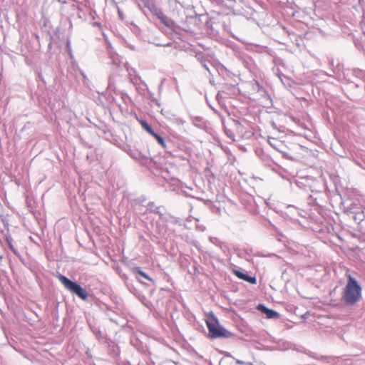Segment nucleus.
I'll use <instances>...</instances> for the list:
<instances>
[{"label": "nucleus", "mask_w": 365, "mask_h": 365, "mask_svg": "<svg viewBox=\"0 0 365 365\" xmlns=\"http://www.w3.org/2000/svg\"><path fill=\"white\" fill-rule=\"evenodd\" d=\"M362 289L358 281L348 276L347 283L341 294L342 301L347 305H354L361 298Z\"/></svg>", "instance_id": "nucleus-1"}, {"label": "nucleus", "mask_w": 365, "mask_h": 365, "mask_svg": "<svg viewBox=\"0 0 365 365\" xmlns=\"http://www.w3.org/2000/svg\"><path fill=\"white\" fill-rule=\"evenodd\" d=\"M59 281L63 284L66 289L76 294L83 300H86L88 298V294L85 289H83L78 283L70 280L66 277L59 274L58 276Z\"/></svg>", "instance_id": "nucleus-2"}, {"label": "nucleus", "mask_w": 365, "mask_h": 365, "mask_svg": "<svg viewBox=\"0 0 365 365\" xmlns=\"http://www.w3.org/2000/svg\"><path fill=\"white\" fill-rule=\"evenodd\" d=\"M216 324H217V320L215 317L212 320L207 321L209 335L211 338H230L232 336L231 332Z\"/></svg>", "instance_id": "nucleus-3"}, {"label": "nucleus", "mask_w": 365, "mask_h": 365, "mask_svg": "<svg viewBox=\"0 0 365 365\" xmlns=\"http://www.w3.org/2000/svg\"><path fill=\"white\" fill-rule=\"evenodd\" d=\"M257 309L263 314H266L268 319H275L279 316V313L272 309H268L264 304H259L257 306Z\"/></svg>", "instance_id": "nucleus-4"}, {"label": "nucleus", "mask_w": 365, "mask_h": 365, "mask_svg": "<svg viewBox=\"0 0 365 365\" xmlns=\"http://www.w3.org/2000/svg\"><path fill=\"white\" fill-rule=\"evenodd\" d=\"M234 273L238 278L250 282V284H255L257 283V279L255 277L249 276L239 270H235Z\"/></svg>", "instance_id": "nucleus-5"}, {"label": "nucleus", "mask_w": 365, "mask_h": 365, "mask_svg": "<svg viewBox=\"0 0 365 365\" xmlns=\"http://www.w3.org/2000/svg\"><path fill=\"white\" fill-rule=\"evenodd\" d=\"M345 212L347 214H354L353 216V218L355 221H362L364 219V215L361 212H355V211H353L351 208H346Z\"/></svg>", "instance_id": "nucleus-6"}, {"label": "nucleus", "mask_w": 365, "mask_h": 365, "mask_svg": "<svg viewBox=\"0 0 365 365\" xmlns=\"http://www.w3.org/2000/svg\"><path fill=\"white\" fill-rule=\"evenodd\" d=\"M209 240L211 243L219 247L223 252H225L227 246L223 242H222L218 238L215 237H210Z\"/></svg>", "instance_id": "nucleus-7"}, {"label": "nucleus", "mask_w": 365, "mask_h": 365, "mask_svg": "<svg viewBox=\"0 0 365 365\" xmlns=\"http://www.w3.org/2000/svg\"><path fill=\"white\" fill-rule=\"evenodd\" d=\"M160 21L168 28L173 29L175 26V22L165 15Z\"/></svg>", "instance_id": "nucleus-8"}, {"label": "nucleus", "mask_w": 365, "mask_h": 365, "mask_svg": "<svg viewBox=\"0 0 365 365\" xmlns=\"http://www.w3.org/2000/svg\"><path fill=\"white\" fill-rule=\"evenodd\" d=\"M6 243L10 249V250L14 254V255H17V250L14 247L13 244H12V239L11 237H6Z\"/></svg>", "instance_id": "nucleus-9"}, {"label": "nucleus", "mask_w": 365, "mask_h": 365, "mask_svg": "<svg viewBox=\"0 0 365 365\" xmlns=\"http://www.w3.org/2000/svg\"><path fill=\"white\" fill-rule=\"evenodd\" d=\"M148 8L154 15L156 14L160 9L153 3L150 4L148 6Z\"/></svg>", "instance_id": "nucleus-10"}, {"label": "nucleus", "mask_w": 365, "mask_h": 365, "mask_svg": "<svg viewBox=\"0 0 365 365\" xmlns=\"http://www.w3.org/2000/svg\"><path fill=\"white\" fill-rule=\"evenodd\" d=\"M135 271L136 273H138L140 276L143 277V278L151 280V279L147 275V274L144 272H143L140 268L137 267L135 269Z\"/></svg>", "instance_id": "nucleus-11"}, {"label": "nucleus", "mask_w": 365, "mask_h": 365, "mask_svg": "<svg viewBox=\"0 0 365 365\" xmlns=\"http://www.w3.org/2000/svg\"><path fill=\"white\" fill-rule=\"evenodd\" d=\"M153 135L155 138V139L158 140V142L163 147L165 146V140L164 139L160 136L159 135L156 133H153Z\"/></svg>", "instance_id": "nucleus-12"}, {"label": "nucleus", "mask_w": 365, "mask_h": 365, "mask_svg": "<svg viewBox=\"0 0 365 365\" xmlns=\"http://www.w3.org/2000/svg\"><path fill=\"white\" fill-rule=\"evenodd\" d=\"M154 207H155V205L153 202H150L148 205V209L150 211H153L155 213H158L159 212V207H155L154 209Z\"/></svg>", "instance_id": "nucleus-13"}, {"label": "nucleus", "mask_w": 365, "mask_h": 365, "mask_svg": "<svg viewBox=\"0 0 365 365\" xmlns=\"http://www.w3.org/2000/svg\"><path fill=\"white\" fill-rule=\"evenodd\" d=\"M142 125L143 126V128L148 132L150 133L151 135H153V133H155L153 132V130H152V128H150V125H148L147 123L145 122H143L142 123Z\"/></svg>", "instance_id": "nucleus-14"}, {"label": "nucleus", "mask_w": 365, "mask_h": 365, "mask_svg": "<svg viewBox=\"0 0 365 365\" xmlns=\"http://www.w3.org/2000/svg\"><path fill=\"white\" fill-rule=\"evenodd\" d=\"M196 58H197V61L200 63V64H203V63L205 61L204 58V56L201 54L196 55Z\"/></svg>", "instance_id": "nucleus-15"}, {"label": "nucleus", "mask_w": 365, "mask_h": 365, "mask_svg": "<svg viewBox=\"0 0 365 365\" xmlns=\"http://www.w3.org/2000/svg\"><path fill=\"white\" fill-rule=\"evenodd\" d=\"M155 16H156L158 17V19L159 20H160V19H161V18H163V17H164L165 14H163V12L162 11V10H161V9H160V11H159L156 14H155Z\"/></svg>", "instance_id": "nucleus-16"}, {"label": "nucleus", "mask_w": 365, "mask_h": 365, "mask_svg": "<svg viewBox=\"0 0 365 365\" xmlns=\"http://www.w3.org/2000/svg\"><path fill=\"white\" fill-rule=\"evenodd\" d=\"M207 71H210L209 70V67H208V65L207 63V61H205V62L203 63V64H201Z\"/></svg>", "instance_id": "nucleus-17"}, {"label": "nucleus", "mask_w": 365, "mask_h": 365, "mask_svg": "<svg viewBox=\"0 0 365 365\" xmlns=\"http://www.w3.org/2000/svg\"><path fill=\"white\" fill-rule=\"evenodd\" d=\"M236 363L238 364H245V362L243 361H241V360H239V359L236 360Z\"/></svg>", "instance_id": "nucleus-18"}, {"label": "nucleus", "mask_w": 365, "mask_h": 365, "mask_svg": "<svg viewBox=\"0 0 365 365\" xmlns=\"http://www.w3.org/2000/svg\"><path fill=\"white\" fill-rule=\"evenodd\" d=\"M227 135H228V136H229V137H230V138H232V135H230V133H227Z\"/></svg>", "instance_id": "nucleus-19"}, {"label": "nucleus", "mask_w": 365, "mask_h": 365, "mask_svg": "<svg viewBox=\"0 0 365 365\" xmlns=\"http://www.w3.org/2000/svg\"><path fill=\"white\" fill-rule=\"evenodd\" d=\"M227 135H228V136H229V137H230V138H232V135H230V133H227Z\"/></svg>", "instance_id": "nucleus-20"}, {"label": "nucleus", "mask_w": 365, "mask_h": 365, "mask_svg": "<svg viewBox=\"0 0 365 365\" xmlns=\"http://www.w3.org/2000/svg\"><path fill=\"white\" fill-rule=\"evenodd\" d=\"M312 356V358H316V359H317V357H316V356ZM319 359V358H317V359Z\"/></svg>", "instance_id": "nucleus-21"}]
</instances>
